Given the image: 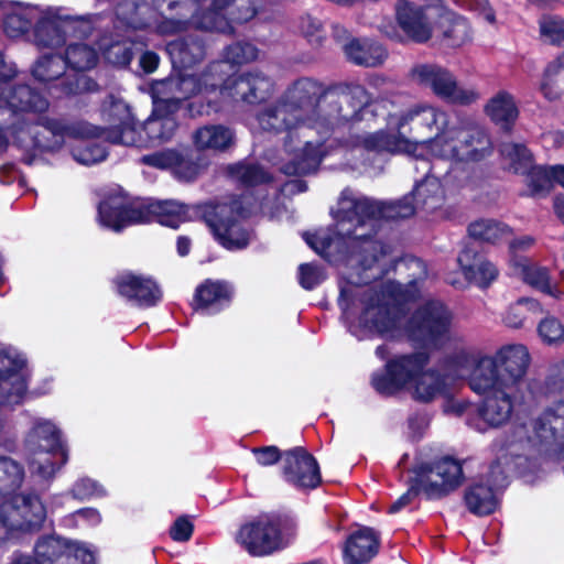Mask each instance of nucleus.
<instances>
[{
  "mask_svg": "<svg viewBox=\"0 0 564 564\" xmlns=\"http://www.w3.org/2000/svg\"><path fill=\"white\" fill-rule=\"evenodd\" d=\"M180 152L173 149L158 151L141 158V162L145 165L161 170L171 169L178 162Z\"/></svg>",
  "mask_w": 564,
  "mask_h": 564,
  "instance_id": "47",
  "label": "nucleus"
},
{
  "mask_svg": "<svg viewBox=\"0 0 564 564\" xmlns=\"http://www.w3.org/2000/svg\"><path fill=\"white\" fill-rule=\"evenodd\" d=\"M252 453L256 457L257 463L261 466L274 465L281 458V453L279 448L275 446L253 448Z\"/></svg>",
  "mask_w": 564,
  "mask_h": 564,
  "instance_id": "56",
  "label": "nucleus"
},
{
  "mask_svg": "<svg viewBox=\"0 0 564 564\" xmlns=\"http://www.w3.org/2000/svg\"><path fill=\"white\" fill-rule=\"evenodd\" d=\"M74 498L85 500L106 496V489L98 481L84 477L79 478L72 487Z\"/></svg>",
  "mask_w": 564,
  "mask_h": 564,
  "instance_id": "46",
  "label": "nucleus"
},
{
  "mask_svg": "<svg viewBox=\"0 0 564 564\" xmlns=\"http://www.w3.org/2000/svg\"><path fill=\"white\" fill-rule=\"evenodd\" d=\"M231 297V288L224 281L206 280L195 293L198 308L216 313L226 306Z\"/></svg>",
  "mask_w": 564,
  "mask_h": 564,
  "instance_id": "30",
  "label": "nucleus"
},
{
  "mask_svg": "<svg viewBox=\"0 0 564 564\" xmlns=\"http://www.w3.org/2000/svg\"><path fill=\"white\" fill-rule=\"evenodd\" d=\"M166 51L171 57L173 66L182 70L167 79L180 78L185 74L195 76L204 86L205 83L215 84L220 94L217 96V109L221 101L227 98L242 100L248 104H259L269 98L273 91L272 80L259 70L248 72L238 76L227 78L225 85L220 87V76L216 80V73L223 67V63H212L202 73H194L191 67L203 59L205 50L199 41L193 39H181L170 42Z\"/></svg>",
  "mask_w": 564,
  "mask_h": 564,
  "instance_id": "4",
  "label": "nucleus"
},
{
  "mask_svg": "<svg viewBox=\"0 0 564 564\" xmlns=\"http://www.w3.org/2000/svg\"><path fill=\"white\" fill-rule=\"evenodd\" d=\"M346 56L357 65L376 67L387 58L386 48L369 40H352L345 45Z\"/></svg>",
  "mask_w": 564,
  "mask_h": 564,
  "instance_id": "31",
  "label": "nucleus"
},
{
  "mask_svg": "<svg viewBox=\"0 0 564 564\" xmlns=\"http://www.w3.org/2000/svg\"><path fill=\"white\" fill-rule=\"evenodd\" d=\"M187 218L188 207L178 202L164 200L149 204L143 200L130 202L120 193L108 196L98 206L100 226L113 231L151 221L177 228Z\"/></svg>",
  "mask_w": 564,
  "mask_h": 564,
  "instance_id": "8",
  "label": "nucleus"
},
{
  "mask_svg": "<svg viewBox=\"0 0 564 564\" xmlns=\"http://www.w3.org/2000/svg\"><path fill=\"white\" fill-rule=\"evenodd\" d=\"M408 485H409L408 491L390 506L389 511L391 513L400 511L403 507L409 505L413 498H415L417 496H422V492L419 491V488H414V481L412 480V478L410 476L408 477Z\"/></svg>",
  "mask_w": 564,
  "mask_h": 564,
  "instance_id": "59",
  "label": "nucleus"
},
{
  "mask_svg": "<svg viewBox=\"0 0 564 564\" xmlns=\"http://www.w3.org/2000/svg\"><path fill=\"white\" fill-rule=\"evenodd\" d=\"M259 51L251 43L237 42L228 45L224 51V59L216 63H223V67L216 73V79L220 76V87H223L227 79H224L225 68L230 65H242L253 62L258 58Z\"/></svg>",
  "mask_w": 564,
  "mask_h": 564,
  "instance_id": "37",
  "label": "nucleus"
},
{
  "mask_svg": "<svg viewBox=\"0 0 564 564\" xmlns=\"http://www.w3.org/2000/svg\"><path fill=\"white\" fill-rule=\"evenodd\" d=\"M98 55L85 43L72 44L66 50L65 64L76 70H87L97 63Z\"/></svg>",
  "mask_w": 564,
  "mask_h": 564,
  "instance_id": "42",
  "label": "nucleus"
},
{
  "mask_svg": "<svg viewBox=\"0 0 564 564\" xmlns=\"http://www.w3.org/2000/svg\"><path fill=\"white\" fill-rule=\"evenodd\" d=\"M543 142L546 145L555 148L562 147L564 143V134L561 131H550L543 134Z\"/></svg>",
  "mask_w": 564,
  "mask_h": 564,
  "instance_id": "64",
  "label": "nucleus"
},
{
  "mask_svg": "<svg viewBox=\"0 0 564 564\" xmlns=\"http://www.w3.org/2000/svg\"><path fill=\"white\" fill-rule=\"evenodd\" d=\"M459 7L477 13L489 24H495L496 15L487 0H454Z\"/></svg>",
  "mask_w": 564,
  "mask_h": 564,
  "instance_id": "51",
  "label": "nucleus"
},
{
  "mask_svg": "<svg viewBox=\"0 0 564 564\" xmlns=\"http://www.w3.org/2000/svg\"><path fill=\"white\" fill-rule=\"evenodd\" d=\"M236 539L252 556L269 555L284 546L279 522L270 517L245 524Z\"/></svg>",
  "mask_w": 564,
  "mask_h": 564,
  "instance_id": "19",
  "label": "nucleus"
},
{
  "mask_svg": "<svg viewBox=\"0 0 564 564\" xmlns=\"http://www.w3.org/2000/svg\"><path fill=\"white\" fill-rule=\"evenodd\" d=\"M88 129V124L75 129L59 120L41 116L34 123L15 127L13 135L14 142L25 152L23 160L28 164H32L37 154L56 152L68 142L74 160L90 165L102 161L106 150L93 140L97 135L87 134Z\"/></svg>",
  "mask_w": 564,
  "mask_h": 564,
  "instance_id": "5",
  "label": "nucleus"
},
{
  "mask_svg": "<svg viewBox=\"0 0 564 564\" xmlns=\"http://www.w3.org/2000/svg\"><path fill=\"white\" fill-rule=\"evenodd\" d=\"M506 456L558 460L564 456V400L552 403L527 422L513 424L505 436Z\"/></svg>",
  "mask_w": 564,
  "mask_h": 564,
  "instance_id": "7",
  "label": "nucleus"
},
{
  "mask_svg": "<svg viewBox=\"0 0 564 564\" xmlns=\"http://www.w3.org/2000/svg\"><path fill=\"white\" fill-rule=\"evenodd\" d=\"M106 59L117 66H127L132 59V52L126 43H115L109 47L100 46Z\"/></svg>",
  "mask_w": 564,
  "mask_h": 564,
  "instance_id": "49",
  "label": "nucleus"
},
{
  "mask_svg": "<svg viewBox=\"0 0 564 564\" xmlns=\"http://www.w3.org/2000/svg\"><path fill=\"white\" fill-rule=\"evenodd\" d=\"M411 78L430 89L438 99L458 106H469L480 98L475 85L459 83L447 68L436 64H419L411 69Z\"/></svg>",
  "mask_w": 564,
  "mask_h": 564,
  "instance_id": "11",
  "label": "nucleus"
},
{
  "mask_svg": "<svg viewBox=\"0 0 564 564\" xmlns=\"http://www.w3.org/2000/svg\"><path fill=\"white\" fill-rule=\"evenodd\" d=\"M409 475L414 481V488H419L429 500L441 499L446 495H433L429 490L430 485L434 482L441 484L443 480L440 478V471L434 467L433 462L417 460L413 467L409 470Z\"/></svg>",
  "mask_w": 564,
  "mask_h": 564,
  "instance_id": "38",
  "label": "nucleus"
},
{
  "mask_svg": "<svg viewBox=\"0 0 564 564\" xmlns=\"http://www.w3.org/2000/svg\"><path fill=\"white\" fill-rule=\"evenodd\" d=\"M65 61L59 55L44 54L35 62L32 74L40 82L58 79L65 72Z\"/></svg>",
  "mask_w": 564,
  "mask_h": 564,
  "instance_id": "41",
  "label": "nucleus"
},
{
  "mask_svg": "<svg viewBox=\"0 0 564 564\" xmlns=\"http://www.w3.org/2000/svg\"><path fill=\"white\" fill-rule=\"evenodd\" d=\"M468 234L474 239L496 245L508 241L512 236V230L503 223L494 219H479L469 225Z\"/></svg>",
  "mask_w": 564,
  "mask_h": 564,
  "instance_id": "35",
  "label": "nucleus"
},
{
  "mask_svg": "<svg viewBox=\"0 0 564 564\" xmlns=\"http://www.w3.org/2000/svg\"><path fill=\"white\" fill-rule=\"evenodd\" d=\"M563 70H564V53L558 55L555 59H553L552 62H550L546 65L542 77H549V78L553 77V78L558 79V76Z\"/></svg>",
  "mask_w": 564,
  "mask_h": 564,
  "instance_id": "61",
  "label": "nucleus"
},
{
  "mask_svg": "<svg viewBox=\"0 0 564 564\" xmlns=\"http://www.w3.org/2000/svg\"><path fill=\"white\" fill-rule=\"evenodd\" d=\"M438 4L416 6L408 0H398L395 17L401 30L411 40L429 41L435 29Z\"/></svg>",
  "mask_w": 564,
  "mask_h": 564,
  "instance_id": "21",
  "label": "nucleus"
},
{
  "mask_svg": "<svg viewBox=\"0 0 564 564\" xmlns=\"http://www.w3.org/2000/svg\"><path fill=\"white\" fill-rule=\"evenodd\" d=\"M100 117L105 124H88L87 134L122 145L144 143L130 106L121 97L109 95L101 104Z\"/></svg>",
  "mask_w": 564,
  "mask_h": 564,
  "instance_id": "12",
  "label": "nucleus"
},
{
  "mask_svg": "<svg viewBox=\"0 0 564 564\" xmlns=\"http://www.w3.org/2000/svg\"><path fill=\"white\" fill-rule=\"evenodd\" d=\"M507 484V473L502 468L501 458H499L467 490L465 501L470 512L477 516L492 513L498 507L499 496Z\"/></svg>",
  "mask_w": 564,
  "mask_h": 564,
  "instance_id": "17",
  "label": "nucleus"
},
{
  "mask_svg": "<svg viewBox=\"0 0 564 564\" xmlns=\"http://www.w3.org/2000/svg\"><path fill=\"white\" fill-rule=\"evenodd\" d=\"M25 442L31 451L57 453L61 464H66L68 460V451L62 441L61 431L48 420L36 419Z\"/></svg>",
  "mask_w": 564,
  "mask_h": 564,
  "instance_id": "26",
  "label": "nucleus"
},
{
  "mask_svg": "<svg viewBox=\"0 0 564 564\" xmlns=\"http://www.w3.org/2000/svg\"><path fill=\"white\" fill-rule=\"evenodd\" d=\"M0 508L14 533L39 530L46 519V508L34 492L10 495L2 499Z\"/></svg>",
  "mask_w": 564,
  "mask_h": 564,
  "instance_id": "18",
  "label": "nucleus"
},
{
  "mask_svg": "<svg viewBox=\"0 0 564 564\" xmlns=\"http://www.w3.org/2000/svg\"><path fill=\"white\" fill-rule=\"evenodd\" d=\"M173 173L178 180L188 182L197 176L198 165L180 153V159L174 165Z\"/></svg>",
  "mask_w": 564,
  "mask_h": 564,
  "instance_id": "54",
  "label": "nucleus"
},
{
  "mask_svg": "<svg viewBox=\"0 0 564 564\" xmlns=\"http://www.w3.org/2000/svg\"><path fill=\"white\" fill-rule=\"evenodd\" d=\"M78 520L85 521L88 524L95 525L100 522V514L96 509L85 508L76 512Z\"/></svg>",
  "mask_w": 564,
  "mask_h": 564,
  "instance_id": "63",
  "label": "nucleus"
},
{
  "mask_svg": "<svg viewBox=\"0 0 564 564\" xmlns=\"http://www.w3.org/2000/svg\"><path fill=\"white\" fill-rule=\"evenodd\" d=\"M527 318L524 306L521 304L520 300H518L508 307L503 315V323L508 327L520 328L523 326Z\"/></svg>",
  "mask_w": 564,
  "mask_h": 564,
  "instance_id": "52",
  "label": "nucleus"
},
{
  "mask_svg": "<svg viewBox=\"0 0 564 564\" xmlns=\"http://www.w3.org/2000/svg\"><path fill=\"white\" fill-rule=\"evenodd\" d=\"M140 65L145 73H152L158 68L159 56L153 52H144L140 57Z\"/></svg>",
  "mask_w": 564,
  "mask_h": 564,
  "instance_id": "62",
  "label": "nucleus"
},
{
  "mask_svg": "<svg viewBox=\"0 0 564 564\" xmlns=\"http://www.w3.org/2000/svg\"><path fill=\"white\" fill-rule=\"evenodd\" d=\"M481 356H477L470 348L459 347L445 360V370L454 378H469L477 367Z\"/></svg>",
  "mask_w": 564,
  "mask_h": 564,
  "instance_id": "39",
  "label": "nucleus"
},
{
  "mask_svg": "<svg viewBox=\"0 0 564 564\" xmlns=\"http://www.w3.org/2000/svg\"><path fill=\"white\" fill-rule=\"evenodd\" d=\"M535 243V239L531 236H522L517 239H512L509 243V269H511V262L513 258H523L520 256L521 251L529 250Z\"/></svg>",
  "mask_w": 564,
  "mask_h": 564,
  "instance_id": "58",
  "label": "nucleus"
},
{
  "mask_svg": "<svg viewBox=\"0 0 564 564\" xmlns=\"http://www.w3.org/2000/svg\"><path fill=\"white\" fill-rule=\"evenodd\" d=\"M33 456L29 462V468L33 477L41 481H51L56 473L65 465L61 464L57 453L45 451H32Z\"/></svg>",
  "mask_w": 564,
  "mask_h": 564,
  "instance_id": "40",
  "label": "nucleus"
},
{
  "mask_svg": "<svg viewBox=\"0 0 564 564\" xmlns=\"http://www.w3.org/2000/svg\"><path fill=\"white\" fill-rule=\"evenodd\" d=\"M434 31L437 32V36L442 39L443 43L451 47L460 46L470 39L468 22L444 4H438Z\"/></svg>",
  "mask_w": 564,
  "mask_h": 564,
  "instance_id": "29",
  "label": "nucleus"
},
{
  "mask_svg": "<svg viewBox=\"0 0 564 564\" xmlns=\"http://www.w3.org/2000/svg\"><path fill=\"white\" fill-rule=\"evenodd\" d=\"M194 143L200 149L226 150L235 140L234 131L223 124L204 126L194 133Z\"/></svg>",
  "mask_w": 564,
  "mask_h": 564,
  "instance_id": "34",
  "label": "nucleus"
},
{
  "mask_svg": "<svg viewBox=\"0 0 564 564\" xmlns=\"http://www.w3.org/2000/svg\"><path fill=\"white\" fill-rule=\"evenodd\" d=\"M219 94L215 84L205 83L203 86L198 78L188 74L180 78L154 82L151 86L152 115L142 127L138 124L144 143L133 145L147 147L169 141L177 127L173 115L183 101L188 100L186 108L192 117L218 111Z\"/></svg>",
  "mask_w": 564,
  "mask_h": 564,
  "instance_id": "3",
  "label": "nucleus"
},
{
  "mask_svg": "<svg viewBox=\"0 0 564 564\" xmlns=\"http://www.w3.org/2000/svg\"><path fill=\"white\" fill-rule=\"evenodd\" d=\"M193 523L187 517L177 518L170 529L171 538L176 542L188 541L193 534Z\"/></svg>",
  "mask_w": 564,
  "mask_h": 564,
  "instance_id": "53",
  "label": "nucleus"
},
{
  "mask_svg": "<svg viewBox=\"0 0 564 564\" xmlns=\"http://www.w3.org/2000/svg\"><path fill=\"white\" fill-rule=\"evenodd\" d=\"M34 558L13 554L10 564H94V553L78 542L51 535L40 539L34 546Z\"/></svg>",
  "mask_w": 564,
  "mask_h": 564,
  "instance_id": "14",
  "label": "nucleus"
},
{
  "mask_svg": "<svg viewBox=\"0 0 564 564\" xmlns=\"http://www.w3.org/2000/svg\"><path fill=\"white\" fill-rule=\"evenodd\" d=\"M540 35L545 43L564 45V18L544 15L539 21Z\"/></svg>",
  "mask_w": 564,
  "mask_h": 564,
  "instance_id": "44",
  "label": "nucleus"
},
{
  "mask_svg": "<svg viewBox=\"0 0 564 564\" xmlns=\"http://www.w3.org/2000/svg\"><path fill=\"white\" fill-rule=\"evenodd\" d=\"M116 284L119 294L138 306H153L162 296L159 286L150 278L128 273L120 275Z\"/></svg>",
  "mask_w": 564,
  "mask_h": 564,
  "instance_id": "25",
  "label": "nucleus"
},
{
  "mask_svg": "<svg viewBox=\"0 0 564 564\" xmlns=\"http://www.w3.org/2000/svg\"><path fill=\"white\" fill-rule=\"evenodd\" d=\"M530 362L531 355L525 345H502L494 355L479 358L471 373L470 388L474 391L499 387L516 390L523 383Z\"/></svg>",
  "mask_w": 564,
  "mask_h": 564,
  "instance_id": "9",
  "label": "nucleus"
},
{
  "mask_svg": "<svg viewBox=\"0 0 564 564\" xmlns=\"http://www.w3.org/2000/svg\"><path fill=\"white\" fill-rule=\"evenodd\" d=\"M200 28H203L205 30L217 31V32H223V33L232 31V26L227 21V19L224 18L220 13L215 12V11L209 12L204 17V21L200 23Z\"/></svg>",
  "mask_w": 564,
  "mask_h": 564,
  "instance_id": "55",
  "label": "nucleus"
},
{
  "mask_svg": "<svg viewBox=\"0 0 564 564\" xmlns=\"http://www.w3.org/2000/svg\"><path fill=\"white\" fill-rule=\"evenodd\" d=\"M538 332L544 343L556 344L564 340V326L554 317L541 321Z\"/></svg>",
  "mask_w": 564,
  "mask_h": 564,
  "instance_id": "48",
  "label": "nucleus"
},
{
  "mask_svg": "<svg viewBox=\"0 0 564 564\" xmlns=\"http://www.w3.org/2000/svg\"><path fill=\"white\" fill-rule=\"evenodd\" d=\"M34 43L42 48H57L65 43V36L74 30V21L55 11L42 12L39 8L22 3H9L3 8V28L11 37L26 33L32 23Z\"/></svg>",
  "mask_w": 564,
  "mask_h": 564,
  "instance_id": "10",
  "label": "nucleus"
},
{
  "mask_svg": "<svg viewBox=\"0 0 564 564\" xmlns=\"http://www.w3.org/2000/svg\"><path fill=\"white\" fill-rule=\"evenodd\" d=\"M4 108L13 113L41 115L47 110L48 101L26 85L15 87L7 80H0V109ZM8 145V134L0 128V153L4 152Z\"/></svg>",
  "mask_w": 564,
  "mask_h": 564,
  "instance_id": "22",
  "label": "nucleus"
},
{
  "mask_svg": "<svg viewBox=\"0 0 564 564\" xmlns=\"http://www.w3.org/2000/svg\"><path fill=\"white\" fill-rule=\"evenodd\" d=\"M199 214L217 241L229 250L245 248L250 240V231L240 223L245 213L239 202L228 204H205L198 207Z\"/></svg>",
  "mask_w": 564,
  "mask_h": 564,
  "instance_id": "13",
  "label": "nucleus"
},
{
  "mask_svg": "<svg viewBox=\"0 0 564 564\" xmlns=\"http://www.w3.org/2000/svg\"><path fill=\"white\" fill-rule=\"evenodd\" d=\"M325 279L323 270L314 264L304 263L299 268L300 284L306 290H313Z\"/></svg>",
  "mask_w": 564,
  "mask_h": 564,
  "instance_id": "50",
  "label": "nucleus"
},
{
  "mask_svg": "<svg viewBox=\"0 0 564 564\" xmlns=\"http://www.w3.org/2000/svg\"><path fill=\"white\" fill-rule=\"evenodd\" d=\"M137 7L134 3L130 0H126L121 2L117 8V15L122 19V21L132 28H139L140 24L133 19V17L130 14L132 11H137Z\"/></svg>",
  "mask_w": 564,
  "mask_h": 564,
  "instance_id": "60",
  "label": "nucleus"
},
{
  "mask_svg": "<svg viewBox=\"0 0 564 564\" xmlns=\"http://www.w3.org/2000/svg\"><path fill=\"white\" fill-rule=\"evenodd\" d=\"M485 111L494 122L503 129H509L519 116L514 97L506 90H500L491 97Z\"/></svg>",
  "mask_w": 564,
  "mask_h": 564,
  "instance_id": "33",
  "label": "nucleus"
},
{
  "mask_svg": "<svg viewBox=\"0 0 564 564\" xmlns=\"http://www.w3.org/2000/svg\"><path fill=\"white\" fill-rule=\"evenodd\" d=\"M510 272L530 286L555 299L564 294V291L560 290L556 284L551 283L547 268L532 262L528 258H513Z\"/></svg>",
  "mask_w": 564,
  "mask_h": 564,
  "instance_id": "28",
  "label": "nucleus"
},
{
  "mask_svg": "<svg viewBox=\"0 0 564 564\" xmlns=\"http://www.w3.org/2000/svg\"><path fill=\"white\" fill-rule=\"evenodd\" d=\"M283 474L288 482L302 489H313L321 482L316 459L303 447H295L283 456Z\"/></svg>",
  "mask_w": 564,
  "mask_h": 564,
  "instance_id": "23",
  "label": "nucleus"
},
{
  "mask_svg": "<svg viewBox=\"0 0 564 564\" xmlns=\"http://www.w3.org/2000/svg\"><path fill=\"white\" fill-rule=\"evenodd\" d=\"M457 262L464 278L481 289L488 288L499 275L496 264L470 246L462 249Z\"/></svg>",
  "mask_w": 564,
  "mask_h": 564,
  "instance_id": "24",
  "label": "nucleus"
},
{
  "mask_svg": "<svg viewBox=\"0 0 564 564\" xmlns=\"http://www.w3.org/2000/svg\"><path fill=\"white\" fill-rule=\"evenodd\" d=\"M28 367L26 356L17 347L0 343V411L18 404L26 392V381L21 372Z\"/></svg>",
  "mask_w": 564,
  "mask_h": 564,
  "instance_id": "15",
  "label": "nucleus"
},
{
  "mask_svg": "<svg viewBox=\"0 0 564 564\" xmlns=\"http://www.w3.org/2000/svg\"><path fill=\"white\" fill-rule=\"evenodd\" d=\"M371 96L360 85L325 88L303 77L292 83L280 99L258 113V128L264 132H285V147L294 151L283 165L288 175L308 174L333 149L336 129L364 118Z\"/></svg>",
  "mask_w": 564,
  "mask_h": 564,
  "instance_id": "2",
  "label": "nucleus"
},
{
  "mask_svg": "<svg viewBox=\"0 0 564 564\" xmlns=\"http://www.w3.org/2000/svg\"><path fill=\"white\" fill-rule=\"evenodd\" d=\"M229 172L232 177L247 186L265 183L270 180V175L261 166L251 163L232 165Z\"/></svg>",
  "mask_w": 564,
  "mask_h": 564,
  "instance_id": "43",
  "label": "nucleus"
},
{
  "mask_svg": "<svg viewBox=\"0 0 564 564\" xmlns=\"http://www.w3.org/2000/svg\"><path fill=\"white\" fill-rule=\"evenodd\" d=\"M25 477L23 466L8 456H0V499L14 494Z\"/></svg>",
  "mask_w": 564,
  "mask_h": 564,
  "instance_id": "36",
  "label": "nucleus"
},
{
  "mask_svg": "<svg viewBox=\"0 0 564 564\" xmlns=\"http://www.w3.org/2000/svg\"><path fill=\"white\" fill-rule=\"evenodd\" d=\"M378 533L367 527L359 528L347 538L343 547L345 564H365L369 562L379 550Z\"/></svg>",
  "mask_w": 564,
  "mask_h": 564,
  "instance_id": "27",
  "label": "nucleus"
},
{
  "mask_svg": "<svg viewBox=\"0 0 564 564\" xmlns=\"http://www.w3.org/2000/svg\"><path fill=\"white\" fill-rule=\"evenodd\" d=\"M540 91L545 99L553 101L560 99L563 89L557 78L542 77Z\"/></svg>",
  "mask_w": 564,
  "mask_h": 564,
  "instance_id": "57",
  "label": "nucleus"
},
{
  "mask_svg": "<svg viewBox=\"0 0 564 564\" xmlns=\"http://www.w3.org/2000/svg\"><path fill=\"white\" fill-rule=\"evenodd\" d=\"M513 390L499 387L475 391L485 398L477 406L478 417L469 420L468 424L479 432H485L487 427H499L507 423L513 412Z\"/></svg>",
  "mask_w": 564,
  "mask_h": 564,
  "instance_id": "20",
  "label": "nucleus"
},
{
  "mask_svg": "<svg viewBox=\"0 0 564 564\" xmlns=\"http://www.w3.org/2000/svg\"><path fill=\"white\" fill-rule=\"evenodd\" d=\"M388 126L395 132L358 137L352 151H427L433 162L413 159L414 169L426 175L416 182L412 199L405 197L383 204L345 189L336 212L338 234L333 236L322 230L306 235L305 240L329 261L343 243L352 249L347 258L351 271L346 275V285L340 286L339 297L343 321L352 336L364 340L405 335L427 348H442L453 335L452 313L440 301H426L402 327L400 306L420 295L419 283L426 276L425 264L412 257L397 260L389 246L370 236L383 218H408L416 212L443 217V165H447V175L454 165L484 159L491 144L480 127L454 122L448 111L429 101L412 104L391 115Z\"/></svg>",
  "mask_w": 564,
  "mask_h": 564,
  "instance_id": "1",
  "label": "nucleus"
},
{
  "mask_svg": "<svg viewBox=\"0 0 564 564\" xmlns=\"http://www.w3.org/2000/svg\"><path fill=\"white\" fill-rule=\"evenodd\" d=\"M433 463L435 469L440 471V478L443 481L441 484L434 482L430 485L429 491L431 494L448 495L462 485L464 474L462 464L458 460L452 457H443Z\"/></svg>",
  "mask_w": 564,
  "mask_h": 564,
  "instance_id": "32",
  "label": "nucleus"
},
{
  "mask_svg": "<svg viewBox=\"0 0 564 564\" xmlns=\"http://www.w3.org/2000/svg\"><path fill=\"white\" fill-rule=\"evenodd\" d=\"M297 28L312 44H321L326 36L323 23L310 14L300 18Z\"/></svg>",
  "mask_w": 564,
  "mask_h": 564,
  "instance_id": "45",
  "label": "nucleus"
},
{
  "mask_svg": "<svg viewBox=\"0 0 564 564\" xmlns=\"http://www.w3.org/2000/svg\"><path fill=\"white\" fill-rule=\"evenodd\" d=\"M429 362L425 351L398 355L372 373L371 386L383 395L405 391L417 401L430 402L446 393L447 382L438 370L427 368Z\"/></svg>",
  "mask_w": 564,
  "mask_h": 564,
  "instance_id": "6",
  "label": "nucleus"
},
{
  "mask_svg": "<svg viewBox=\"0 0 564 564\" xmlns=\"http://www.w3.org/2000/svg\"><path fill=\"white\" fill-rule=\"evenodd\" d=\"M500 154L510 170L524 175L525 195H539L552 188L551 166H533L532 154L524 144L505 142Z\"/></svg>",
  "mask_w": 564,
  "mask_h": 564,
  "instance_id": "16",
  "label": "nucleus"
}]
</instances>
